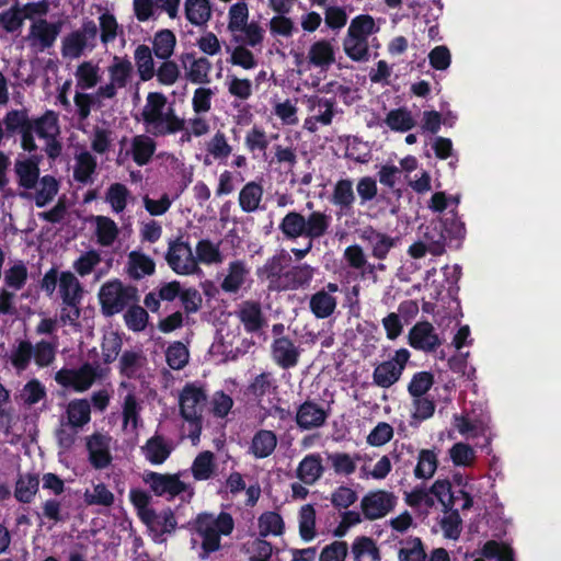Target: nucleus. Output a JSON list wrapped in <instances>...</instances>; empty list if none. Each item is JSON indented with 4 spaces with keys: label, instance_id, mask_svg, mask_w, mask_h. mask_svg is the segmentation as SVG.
Segmentation results:
<instances>
[{
    "label": "nucleus",
    "instance_id": "nucleus-61",
    "mask_svg": "<svg viewBox=\"0 0 561 561\" xmlns=\"http://www.w3.org/2000/svg\"><path fill=\"white\" fill-rule=\"evenodd\" d=\"M206 150L214 159L226 160L231 154L232 147L228 144L226 135L217 130L206 144Z\"/></svg>",
    "mask_w": 561,
    "mask_h": 561
},
{
    "label": "nucleus",
    "instance_id": "nucleus-53",
    "mask_svg": "<svg viewBox=\"0 0 561 561\" xmlns=\"http://www.w3.org/2000/svg\"><path fill=\"white\" fill-rule=\"evenodd\" d=\"M412 405L414 411L412 412V421L410 424L414 426L432 417L436 409L435 401L425 396L412 397Z\"/></svg>",
    "mask_w": 561,
    "mask_h": 561
},
{
    "label": "nucleus",
    "instance_id": "nucleus-7",
    "mask_svg": "<svg viewBox=\"0 0 561 561\" xmlns=\"http://www.w3.org/2000/svg\"><path fill=\"white\" fill-rule=\"evenodd\" d=\"M410 359V352L407 348L396 351L389 360L378 364L373 371V381L380 388L392 387L402 376V373Z\"/></svg>",
    "mask_w": 561,
    "mask_h": 561
},
{
    "label": "nucleus",
    "instance_id": "nucleus-54",
    "mask_svg": "<svg viewBox=\"0 0 561 561\" xmlns=\"http://www.w3.org/2000/svg\"><path fill=\"white\" fill-rule=\"evenodd\" d=\"M87 47L85 35L73 31L62 39L61 54L68 58H79Z\"/></svg>",
    "mask_w": 561,
    "mask_h": 561
},
{
    "label": "nucleus",
    "instance_id": "nucleus-36",
    "mask_svg": "<svg viewBox=\"0 0 561 561\" xmlns=\"http://www.w3.org/2000/svg\"><path fill=\"white\" fill-rule=\"evenodd\" d=\"M15 172L19 176L20 186L34 188L39 176L38 160L26 159L15 162Z\"/></svg>",
    "mask_w": 561,
    "mask_h": 561
},
{
    "label": "nucleus",
    "instance_id": "nucleus-46",
    "mask_svg": "<svg viewBox=\"0 0 561 561\" xmlns=\"http://www.w3.org/2000/svg\"><path fill=\"white\" fill-rule=\"evenodd\" d=\"M144 357L140 352L125 351L119 358V374L127 379H135L139 376Z\"/></svg>",
    "mask_w": 561,
    "mask_h": 561
},
{
    "label": "nucleus",
    "instance_id": "nucleus-52",
    "mask_svg": "<svg viewBox=\"0 0 561 561\" xmlns=\"http://www.w3.org/2000/svg\"><path fill=\"white\" fill-rule=\"evenodd\" d=\"M299 535L304 541H311L316 537V510L311 504L300 508Z\"/></svg>",
    "mask_w": 561,
    "mask_h": 561
},
{
    "label": "nucleus",
    "instance_id": "nucleus-43",
    "mask_svg": "<svg viewBox=\"0 0 561 561\" xmlns=\"http://www.w3.org/2000/svg\"><path fill=\"white\" fill-rule=\"evenodd\" d=\"M438 467L437 454L434 449H421L417 456V463L414 468V476L417 479H430Z\"/></svg>",
    "mask_w": 561,
    "mask_h": 561
},
{
    "label": "nucleus",
    "instance_id": "nucleus-51",
    "mask_svg": "<svg viewBox=\"0 0 561 561\" xmlns=\"http://www.w3.org/2000/svg\"><path fill=\"white\" fill-rule=\"evenodd\" d=\"M149 314L138 302L130 304L124 314L126 327L134 332H141L148 324Z\"/></svg>",
    "mask_w": 561,
    "mask_h": 561
},
{
    "label": "nucleus",
    "instance_id": "nucleus-3",
    "mask_svg": "<svg viewBox=\"0 0 561 561\" xmlns=\"http://www.w3.org/2000/svg\"><path fill=\"white\" fill-rule=\"evenodd\" d=\"M379 26L369 14H359L352 19L343 38L345 55L356 62H366L370 58L369 36L377 33Z\"/></svg>",
    "mask_w": 561,
    "mask_h": 561
},
{
    "label": "nucleus",
    "instance_id": "nucleus-21",
    "mask_svg": "<svg viewBox=\"0 0 561 561\" xmlns=\"http://www.w3.org/2000/svg\"><path fill=\"white\" fill-rule=\"evenodd\" d=\"M355 199L353 181L351 179H340L334 184L331 203L339 207L342 213L348 214L354 207Z\"/></svg>",
    "mask_w": 561,
    "mask_h": 561
},
{
    "label": "nucleus",
    "instance_id": "nucleus-25",
    "mask_svg": "<svg viewBox=\"0 0 561 561\" xmlns=\"http://www.w3.org/2000/svg\"><path fill=\"white\" fill-rule=\"evenodd\" d=\"M364 239L371 245V254L378 260H385L389 251L396 245V239L373 228L364 231Z\"/></svg>",
    "mask_w": 561,
    "mask_h": 561
},
{
    "label": "nucleus",
    "instance_id": "nucleus-9",
    "mask_svg": "<svg viewBox=\"0 0 561 561\" xmlns=\"http://www.w3.org/2000/svg\"><path fill=\"white\" fill-rule=\"evenodd\" d=\"M397 497L393 493L377 490L366 494L360 502V507L366 519L375 520L386 516L393 510Z\"/></svg>",
    "mask_w": 561,
    "mask_h": 561
},
{
    "label": "nucleus",
    "instance_id": "nucleus-62",
    "mask_svg": "<svg viewBox=\"0 0 561 561\" xmlns=\"http://www.w3.org/2000/svg\"><path fill=\"white\" fill-rule=\"evenodd\" d=\"M188 350L180 341L173 342L165 351V359L170 368L182 369L188 362Z\"/></svg>",
    "mask_w": 561,
    "mask_h": 561
},
{
    "label": "nucleus",
    "instance_id": "nucleus-17",
    "mask_svg": "<svg viewBox=\"0 0 561 561\" xmlns=\"http://www.w3.org/2000/svg\"><path fill=\"white\" fill-rule=\"evenodd\" d=\"M272 356L279 367L289 369L298 364L299 351L288 336H280L272 344Z\"/></svg>",
    "mask_w": 561,
    "mask_h": 561
},
{
    "label": "nucleus",
    "instance_id": "nucleus-45",
    "mask_svg": "<svg viewBox=\"0 0 561 561\" xmlns=\"http://www.w3.org/2000/svg\"><path fill=\"white\" fill-rule=\"evenodd\" d=\"M94 220L96 224L95 234L98 242L103 247L112 245L118 236V228L115 221L105 216H96Z\"/></svg>",
    "mask_w": 561,
    "mask_h": 561
},
{
    "label": "nucleus",
    "instance_id": "nucleus-39",
    "mask_svg": "<svg viewBox=\"0 0 561 561\" xmlns=\"http://www.w3.org/2000/svg\"><path fill=\"white\" fill-rule=\"evenodd\" d=\"M39 479L37 474L20 476L15 483L14 496L19 502L28 504L37 493Z\"/></svg>",
    "mask_w": 561,
    "mask_h": 561
},
{
    "label": "nucleus",
    "instance_id": "nucleus-55",
    "mask_svg": "<svg viewBox=\"0 0 561 561\" xmlns=\"http://www.w3.org/2000/svg\"><path fill=\"white\" fill-rule=\"evenodd\" d=\"M58 193V182L51 175H44L39 180V188L35 194V205L39 208L46 206Z\"/></svg>",
    "mask_w": 561,
    "mask_h": 561
},
{
    "label": "nucleus",
    "instance_id": "nucleus-40",
    "mask_svg": "<svg viewBox=\"0 0 561 561\" xmlns=\"http://www.w3.org/2000/svg\"><path fill=\"white\" fill-rule=\"evenodd\" d=\"M31 129L39 138L48 139L59 133L58 118L53 111H46L42 116L31 119Z\"/></svg>",
    "mask_w": 561,
    "mask_h": 561
},
{
    "label": "nucleus",
    "instance_id": "nucleus-33",
    "mask_svg": "<svg viewBox=\"0 0 561 561\" xmlns=\"http://www.w3.org/2000/svg\"><path fill=\"white\" fill-rule=\"evenodd\" d=\"M263 197V186L255 182H248L239 193V206L244 213H253L259 209Z\"/></svg>",
    "mask_w": 561,
    "mask_h": 561
},
{
    "label": "nucleus",
    "instance_id": "nucleus-38",
    "mask_svg": "<svg viewBox=\"0 0 561 561\" xmlns=\"http://www.w3.org/2000/svg\"><path fill=\"white\" fill-rule=\"evenodd\" d=\"M278 228L288 240L305 237V216L295 210L289 211L282 219Z\"/></svg>",
    "mask_w": 561,
    "mask_h": 561
},
{
    "label": "nucleus",
    "instance_id": "nucleus-13",
    "mask_svg": "<svg viewBox=\"0 0 561 561\" xmlns=\"http://www.w3.org/2000/svg\"><path fill=\"white\" fill-rule=\"evenodd\" d=\"M328 416V412L320 404L306 400L298 407L295 421L297 426L305 431L323 426Z\"/></svg>",
    "mask_w": 561,
    "mask_h": 561
},
{
    "label": "nucleus",
    "instance_id": "nucleus-27",
    "mask_svg": "<svg viewBox=\"0 0 561 561\" xmlns=\"http://www.w3.org/2000/svg\"><path fill=\"white\" fill-rule=\"evenodd\" d=\"M331 219V216L323 211H311L305 217V237L312 241L322 238L329 230Z\"/></svg>",
    "mask_w": 561,
    "mask_h": 561
},
{
    "label": "nucleus",
    "instance_id": "nucleus-28",
    "mask_svg": "<svg viewBox=\"0 0 561 561\" xmlns=\"http://www.w3.org/2000/svg\"><path fill=\"white\" fill-rule=\"evenodd\" d=\"M184 9L186 20L196 26L205 25L211 18L209 0H185Z\"/></svg>",
    "mask_w": 561,
    "mask_h": 561
},
{
    "label": "nucleus",
    "instance_id": "nucleus-31",
    "mask_svg": "<svg viewBox=\"0 0 561 561\" xmlns=\"http://www.w3.org/2000/svg\"><path fill=\"white\" fill-rule=\"evenodd\" d=\"M149 46L140 44L134 51V59L141 81H149L154 77V60Z\"/></svg>",
    "mask_w": 561,
    "mask_h": 561
},
{
    "label": "nucleus",
    "instance_id": "nucleus-30",
    "mask_svg": "<svg viewBox=\"0 0 561 561\" xmlns=\"http://www.w3.org/2000/svg\"><path fill=\"white\" fill-rule=\"evenodd\" d=\"M249 270L241 260L229 263L228 274L221 282V289L226 293H237L245 282Z\"/></svg>",
    "mask_w": 561,
    "mask_h": 561
},
{
    "label": "nucleus",
    "instance_id": "nucleus-2",
    "mask_svg": "<svg viewBox=\"0 0 561 561\" xmlns=\"http://www.w3.org/2000/svg\"><path fill=\"white\" fill-rule=\"evenodd\" d=\"M168 99L162 92H149L141 111V121L146 131L153 137L174 135L184 129L185 119L178 116L175 110L169 106Z\"/></svg>",
    "mask_w": 561,
    "mask_h": 561
},
{
    "label": "nucleus",
    "instance_id": "nucleus-24",
    "mask_svg": "<svg viewBox=\"0 0 561 561\" xmlns=\"http://www.w3.org/2000/svg\"><path fill=\"white\" fill-rule=\"evenodd\" d=\"M156 149L157 144L149 135H137L131 139L133 160L139 167L150 162Z\"/></svg>",
    "mask_w": 561,
    "mask_h": 561
},
{
    "label": "nucleus",
    "instance_id": "nucleus-60",
    "mask_svg": "<svg viewBox=\"0 0 561 561\" xmlns=\"http://www.w3.org/2000/svg\"><path fill=\"white\" fill-rule=\"evenodd\" d=\"M33 357V345L30 341H20L18 346L11 352L10 362L12 366L19 370H25Z\"/></svg>",
    "mask_w": 561,
    "mask_h": 561
},
{
    "label": "nucleus",
    "instance_id": "nucleus-47",
    "mask_svg": "<svg viewBox=\"0 0 561 561\" xmlns=\"http://www.w3.org/2000/svg\"><path fill=\"white\" fill-rule=\"evenodd\" d=\"M285 524L277 512L268 511L259 517V534L261 537L268 535L280 536L284 533Z\"/></svg>",
    "mask_w": 561,
    "mask_h": 561
},
{
    "label": "nucleus",
    "instance_id": "nucleus-37",
    "mask_svg": "<svg viewBox=\"0 0 561 561\" xmlns=\"http://www.w3.org/2000/svg\"><path fill=\"white\" fill-rule=\"evenodd\" d=\"M216 469L214 453L205 450L199 453L191 467L192 474L197 481H205L213 477Z\"/></svg>",
    "mask_w": 561,
    "mask_h": 561
},
{
    "label": "nucleus",
    "instance_id": "nucleus-44",
    "mask_svg": "<svg viewBox=\"0 0 561 561\" xmlns=\"http://www.w3.org/2000/svg\"><path fill=\"white\" fill-rule=\"evenodd\" d=\"M67 415L72 427H82L90 422L91 408L85 399H76L68 404Z\"/></svg>",
    "mask_w": 561,
    "mask_h": 561
},
{
    "label": "nucleus",
    "instance_id": "nucleus-49",
    "mask_svg": "<svg viewBox=\"0 0 561 561\" xmlns=\"http://www.w3.org/2000/svg\"><path fill=\"white\" fill-rule=\"evenodd\" d=\"M430 492L443 505V511L448 512L456 504V493L451 491V483L448 479H438L430 488Z\"/></svg>",
    "mask_w": 561,
    "mask_h": 561
},
{
    "label": "nucleus",
    "instance_id": "nucleus-41",
    "mask_svg": "<svg viewBox=\"0 0 561 561\" xmlns=\"http://www.w3.org/2000/svg\"><path fill=\"white\" fill-rule=\"evenodd\" d=\"M133 64L127 57L115 56L113 64L108 67L111 81L116 83L117 88H125L133 75Z\"/></svg>",
    "mask_w": 561,
    "mask_h": 561
},
{
    "label": "nucleus",
    "instance_id": "nucleus-8",
    "mask_svg": "<svg viewBox=\"0 0 561 561\" xmlns=\"http://www.w3.org/2000/svg\"><path fill=\"white\" fill-rule=\"evenodd\" d=\"M165 261L173 272L180 275H191L199 270L188 242L181 238L169 241Z\"/></svg>",
    "mask_w": 561,
    "mask_h": 561
},
{
    "label": "nucleus",
    "instance_id": "nucleus-48",
    "mask_svg": "<svg viewBox=\"0 0 561 561\" xmlns=\"http://www.w3.org/2000/svg\"><path fill=\"white\" fill-rule=\"evenodd\" d=\"M402 542L405 546L398 551L399 561H426L427 553L420 537H410Z\"/></svg>",
    "mask_w": 561,
    "mask_h": 561
},
{
    "label": "nucleus",
    "instance_id": "nucleus-23",
    "mask_svg": "<svg viewBox=\"0 0 561 561\" xmlns=\"http://www.w3.org/2000/svg\"><path fill=\"white\" fill-rule=\"evenodd\" d=\"M309 62L322 69H328L335 62V53L332 44L327 39L314 42L308 51Z\"/></svg>",
    "mask_w": 561,
    "mask_h": 561
},
{
    "label": "nucleus",
    "instance_id": "nucleus-12",
    "mask_svg": "<svg viewBox=\"0 0 561 561\" xmlns=\"http://www.w3.org/2000/svg\"><path fill=\"white\" fill-rule=\"evenodd\" d=\"M111 437L101 433H94L87 442V450L89 453V462L96 469L107 468L113 460L110 451Z\"/></svg>",
    "mask_w": 561,
    "mask_h": 561
},
{
    "label": "nucleus",
    "instance_id": "nucleus-32",
    "mask_svg": "<svg viewBox=\"0 0 561 561\" xmlns=\"http://www.w3.org/2000/svg\"><path fill=\"white\" fill-rule=\"evenodd\" d=\"M59 293L62 304L73 305L76 299H82L83 288L73 273L65 271L59 275Z\"/></svg>",
    "mask_w": 561,
    "mask_h": 561
},
{
    "label": "nucleus",
    "instance_id": "nucleus-29",
    "mask_svg": "<svg viewBox=\"0 0 561 561\" xmlns=\"http://www.w3.org/2000/svg\"><path fill=\"white\" fill-rule=\"evenodd\" d=\"M96 168V158L89 151H82L76 156L73 179L81 184H88L92 182V174L95 173Z\"/></svg>",
    "mask_w": 561,
    "mask_h": 561
},
{
    "label": "nucleus",
    "instance_id": "nucleus-58",
    "mask_svg": "<svg viewBox=\"0 0 561 561\" xmlns=\"http://www.w3.org/2000/svg\"><path fill=\"white\" fill-rule=\"evenodd\" d=\"M228 30L231 33L242 31L248 24L249 20V8L244 1H239L232 4L228 12Z\"/></svg>",
    "mask_w": 561,
    "mask_h": 561
},
{
    "label": "nucleus",
    "instance_id": "nucleus-63",
    "mask_svg": "<svg viewBox=\"0 0 561 561\" xmlns=\"http://www.w3.org/2000/svg\"><path fill=\"white\" fill-rule=\"evenodd\" d=\"M449 457L457 467H470L476 459L474 449L466 443H456L449 449Z\"/></svg>",
    "mask_w": 561,
    "mask_h": 561
},
{
    "label": "nucleus",
    "instance_id": "nucleus-15",
    "mask_svg": "<svg viewBox=\"0 0 561 561\" xmlns=\"http://www.w3.org/2000/svg\"><path fill=\"white\" fill-rule=\"evenodd\" d=\"M433 232L437 234V240L443 242V248L446 245L458 248L461 240L465 238V225L458 219H445L433 225Z\"/></svg>",
    "mask_w": 561,
    "mask_h": 561
},
{
    "label": "nucleus",
    "instance_id": "nucleus-34",
    "mask_svg": "<svg viewBox=\"0 0 561 561\" xmlns=\"http://www.w3.org/2000/svg\"><path fill=\"white\" fill-rule=\"evenodd\" d=\"M156 271L154 261L138 251H131L128 255V274L134 279H140L146 275H152Z\"/></svg>",
    "mask_w": 561,
    "mask_h": 561
},
{
    "label": "nucleus",
    "instance_id": "nucleus-42",
    "mask_svg": "<svg viewBox=\"0 0 561 561\" xmlns=\"http://www.w3.org/2000/svg\"><path fill=\"white\" fill-rule=\"evenodd\" d=\"M386 125L393 131L405 133L415 126L411 112L405 107L391 110L386 118Z\"/></svg>",
    "mask_w": 561,
    "mask_h": 561
},
{
    "label": "nucleus",
    "instance_id": "nucleus-20",
    "mask_svg": "<svg viewBox=\"0 0 561 561\" xmlns=\"http://www.w3.org/2000/svg\"><path fill=\"white\" fill-rule=\"evenodd\" d=\"M322 458L319 454H309L299 462L297 478L305 484H314L323 474Z\"/></svg>",
    "mask_w": 561,
    "mask_h": 561
},
{
    "label": "nucleus",
    "instance_id": "nucleus-6",
    "mask_svg": "<svg viewBox=\"0 0 561 561\" xmlns=\"http://www.w3.org/2000/svg\"><path fill=\"white\" fill-rule=\"evenodd\" d=\"M180 476V473L171 474L147 471L142 480L149 485L156 496H169V499H174L187 491H190V495L192 496L194 494L193 489L190 484L183 482Z\"/></svg>",
    "mask_w": 561,
    "mask_h": 561
},
{
    "label": "nucleus",
    "instance_id": "nucleus-10",
    "mask_svg": "<svg viewBox=\"0 0 561 561\" xmlns=\"http://www.w3.org/2000/svg\"><path fill=\"white\" fill-rule=\"evenodd\" d=\"M61 27L60 21L48 22L46 19H38L31 24L27 39L33 48L44 51L54 46Z\"/></svg>",
    "mask_w": 561,
    "mask_h": 561
},
{
    "label": "nucleus",
    "instance_id": "nucleus-57",
    "mask_svg": "<svg viewBox=\"0 0 561 561\" xmlns=\"http://www.w3.org/2000/svg\"><path fill=\"white\" fill-rule=\"evenodd\" d=\"M123 340L117 332H110L103 336L101 344L102 357L105 364L115 362L122 351Z\"/></svg>",
    "mask_w": 561,
    "mask_h": 561
},
{
    "label": "nucleus",
    "instance_id": "nucleus-19",
    "mask_svg": "<svg viewBox=\"0 0 561 561\" xmlns=\"http://www.w3.org/2000/svg\"><path fill=\"white\" fill-rule=\"evenodd\" d=\"M172 445L162 435L156 434L141 447L142 455L151 465H162L171 455Z\"/></svg>",
    "mask_w": 561,
    "mask_h": 561
},
{
    "label": "nucleus",
    "instance_id": "nucleus-26",
    "mask_svg": "<svg viewBox=\"0 0 561 561\" xmlns=\"http://www.w3.org/2000/svg\"><path fill=\"white\" fill-rule=\"evenodd\" d=\"M336 305V298L329 295L324 289L318 290L309 299L310 311L318 319H327L332 316Z\"/></svg>",
    "mask_w": 561,
    "mask_h": 561
},
{
    "label": "nucleus",
    "instance_id": "nucleus-1",
    "mask_svg": "<svg viewBox=\"0 0 561 561\" xmlns=\"http://www.w3.org/2000/svg\"><path fill=\"white\" fill-rule=\"evenodd\" d=\"M188 530L201 539L199 558L205 560L211 553L221 548V536H229L234 529V520L227 512H220L217 516L203 512L188 522Z\"/></svg>",
    "mask_w": 561,
    "mask_h": 561
},
{
    "label": "nucleus",
    "instance_id": "nucleus-64",
    "mask_svg": "<svg viewBox=\"0 0 561 561\" xmlns=\"http://www.w3.org/2000/svg\"><path fill=\"white\" fill-rule=\"evenodd\" d=\"M77 77V85L82 89H91L96 85L99 82V69L96 66L92 65L90 61H83L78 66L76 71Z\"/></svg>",
    "mask_w": 561,
    "mask_h": 561
},
{
    "label": "nucleus",
    "instance_id": "nucleus-14",
    "mask_svg": "<svg viewBox=\"0 0 561 561\" xmlns=\"http://www.w3.org/2000/svg\"><path fill=\"white\" fill-rule=\"evenodd\" d=\"M186 68L185 78L195 84H207L210 82L209 73L211 62L206 57H195V53H184L180 57Z\"/></svg>",
    "mask_w": 561,
    "mask_h": 561
},
{
    "label": "nucleus",
    "instance_id": "nucleus-56",
    "mask_svg": "<svg viewBox=\"0 0 561 561\" xmlns=\"http://www.w3.org/2000/svg\"><path fill=\"white\" fill-rule=\"evenodd\" d=\"M434 382L433 373L426 370L417 371L412 376L408 385V392L411 397L425 396Z\"/></svg>",
    "mask_w": 561,
    "mask_h": 561
},
{
    "label": "nucleus",
    "instance_id": "nucleus-4",
    "mask_svg": "<svg viewBox=\"0 0 561 561\" xmlns=\"http://www.w3.org/2000/svg\"><path fill=\"white\" fill-rule=\"evenodd\" d=\"M101 312L104 317H113L123 312L130 304L139 301L138 288L124 285L118 278L105 282L98 294Z\"/></svg>",
    "mask_w": 561,
    "mask_h": 561
},
{
    "label": "nucleus",
    "instance_id": "nucleus-59",
    "mask_svg": "<svg viewBox=\"0 0 561 561\" xmlns=\"http://www.w3.org/2000/svg\"><path fill=\"white\" fill-rule=\"evenodd\" d=\"M257 277L266 278L271 284H282L283 277V263L282 257L278 255H274L266 260L263 266L259 267L256 271Z\"/></svg>",
    "mask_w": 561,
    "mask_h": 561
},
{
    "label": "nucleus",
    "instance_id": "nucleus-16",
    "mask_svg": "<svg viewBox=\"0 0 561 561\" xmlns=\"http://www.w3.org/2000/svg\"><path fill=\"white\" fill-rule=\"evenodd\" d=\"M314 275V268L309 264L294 265L286 272L282 277V284L277 285V288L284 290H296L299 288H306L310 285Z\"/></svg>",
    "mask_w": 561,
    "mask_h": 561
},
{
    "label": "nucleus",
    "instance_id": "nucleus-50",
    "mask_svg": "<svg viewBox=\"0 0 561 561\" xmlns=\"http://www.w3.org/2000/svg\"><path fill=\"white\" fill-rule=\"evenodd\" d=\"M68 374L72 377V389L77 392L88 390L98 377L96 369L90 363H84L78 369H73V371Z\"/></svg>",
    "mask_w": 561,
    "mask_h": 561
},
{
    "label": "nucleus",
    "instance_id": "nucleus-11",
    "mask_svg": "<svg viewBox=\"0 0 561 561\" xmlns=\"http://www.w3.org/2000/svg\"><path fill=\"white\" fill-rule=\"evenodd\" d=\"M409 344L414 350L434 352L442 342L428 321L415 323L409 331Z\"/></svg>",
    "mask_w": 561,
    "mask_h": 561
},
{
    "label": "nucleus",
    "instance_id": "nucleus-22",
    "mask_svg": "<svg viewBox=\"0 0 561 561\" xmlns=\"http://www.w3.org/2000/svg\"><path fill=\"white\" fill-rule=\"evenodd\" d=\"M277 435L271 430H259L252 437L250 453L257 459L270 457L276 449Z\"/></svg>",
    "mask_w": 561,
    "mask_h": 561
},
{
    "label": "nucleus",
    "instance_id": "nucleus-35",
    "mask_svg": "<svg viewBox=\"0 0 561 561\" xmlns=\"http://www.w3.org/2000/svg\"><path fill=\"white\" fill-rule=\"evenodd\" d=\"M175 45V34L169 28H163L154 34L151 50L157 58L167 60L173 55Z\"/></svg>",
    "mask_w": 561,
    "mask_h": 561
},
{
    "label": "nucleus",
    "instance_id": "nucleus-18",
    "mask_svg": "<svg viewBox=\"0 0 561 561\" xmlns=\"http://www.w3.org/2000/svg\"><path fill=\"white\" fill-rule=\"evenodd\" d=\"M237 314L248 333H256L266 324L261 305L257 301H243Z\"/></svg>",
    "mask_w": 561,
    "mask_h": 561
},
{
    "label": "nucleus",
    "instance_id": "nucleus-5",
    "mask_svg": "<svg viewBox=\"0 0 561 561\" xmlns=\"http://www.w3.org/2000/svg\"><path fill=\"white\" fill-rule=\"evenodd\" d=\"M205 391L194 385H186L180 394V414L187 421L194 430L191 437H199L202 432V409L199 408L206 401Z\"/></svg>",
    "mask_w": 561,
    "mask_h": 561
}]
</instances>
